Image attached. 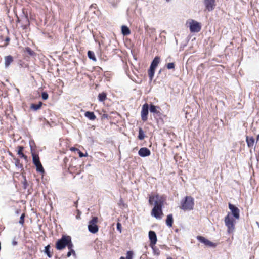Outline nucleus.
Returning <instances> with one entry per match:
<instances>
[{
    "mask_svg": "<svg viewBox=\"0 0 259 259\" xmlns=\"http://www.w3.org/2000/svg\"><path fill=\"white\" fill-rule=\"evenodd\" d=\"M155 68L150 66V68L148 70V75L151 81L153 79L155 73Z\"/></svg>",
    "mask_w": 259,
    "mask_h": 259,
    "instance_id": "4be33fe9",
    "label": "nucleus"
},
{
    "mask_svg": "<svg viewBox=\"0 0 259 259\" xmlns=\"http://www.w3.org/2000/svg\"><path fill=\"white\" fill-rule=\"evenodd\" d=\"M71 245H72L71 247L70 248V246H69L68 247V249L69 250V251L71 252V253L73 256H75L76 255V253H75V250L73 249L74 245H73L72 243H71Z\"/></svg>",
    "mask_w": 259,
    "mask_h": 259,
    "instance_id": "f704fd0d",
    "label": "nucleus"
},
{
    "mask_svg": "<svg viewBox=\"0 0 259 259\" xmlns=\"http://www.w3.org/2000/svg\"><path fill=\"white\" fill-rule=\"evenodd\" d=\"M72 241L70 236L63 235L56 243V248L58 250L63 249L65 247H71Z\"/></svg>",
    "mask_w": 259,
    "mask_h": 259,
    "instance_id": "f03ea898",
    "label": "nucleus"
},
{
    "mask_svg": "<svg viewBox=\"0 0 259 259\" xmlns=\"http://www.w3.org/2000/svg\"><path fill=\"white\" fill-rule=\"evenodd\" d=\"M149 108L150 112L156 114L158 115H159L160 112L157 110V109L160 108L159 107L155 106L153 104H150V107L149 106Z\"/></svg>",
    "mask_w": 259,
    "mask_h": 259,
    "instance_id": "ddd939ff",
    "label": "nucleus"
},
{
    "mask_svg": "<svg viewBox=\"0 0 259 259\" xmlns=\"http://www.w3.org/2000/svg\"><path fill=\"white\" fill-rule=\"evenodd\" d=\"M173 223V218L172 214H169L167 216L166 224L168 227H171Z\"/></svg>",
    "mask_w": 259,
    "mask_h": 259,
    "instance_id": "412c9836",
    "label": "nucleus"
},
{
    "mask_svg": "<svg viewBox=\"0 0 259 259\" xmlns=\"http://www.w3.org/2000/svg\"><path fill=\"white\" fill-rule=\"evenodd\" d=\"M13 61V58L11 55L7 56L5 57V66L6 68L9 66L10 64Z\"/></svg>",
    "mask_w": 259,
    "mask_h": 259,
    "instance_id": "2eb2a0df",
    "label": "nucleus"
},
{
    "mask_svg": "<svg viewBox=\"0 0 259 259\" xmlns=\"http://www.w3.org/2000/svg\"><path fill=\"white\" fill-rule=\"evenodd\" d=\"M175 63H169L166 65V67L168 69H174L175 68Z\"/></svg>",
    "mask_w": 259,
    "mask_h": 259,
    "instance_id": "4c0bfd02",
    "label": "nucleus"
},
{
    "mask_svg": "<svg viewBox=\"0 0 259 259\" xmlns=\"http://www.w3.org/2000/svg\"><path fill=\"white\" fill-rule=\"evenodd\" d=\"M36 167L37 171H38L40 173H41V174H43L45 172V170H44L42 165L41 163L39 165H36Z\"/></svg>",
    "mask_w": 259,
    "mask_h": 259,
    "instance_id": "c756f323",
    "label": "nucleus"
},
{
    "mask_svg": "<svg viewBox=\"0 0 259 259\" xmlns=\"http://www.w3.org/2000/svg\"><path fill=\"white\" fill-rule=\"evenodd\" d=\"M80 214H81V212L77 210V214L76 215V219H80Z\"/></svg>",
    "mask_w": 259,
    "mask_h": 259,
    "instance_id": "ea45409f",
    "label": "nucleus"
},
{
    "mask_svg": "<svg viewBox=\"0 0 259 259\" xmlns=\"http://www.w3.org/2000/svg\"><path fill=\"white\" fill-rule=\"evenodd\" d=\"M118 205L119 207L122 209L125 208L127 207V204L124 203L122 198H121V197L120 198V199H119V201L118 202Z\"/></svg>",
    "mask_w": 259,
    "mask_h": 259,
    "instance_id": "5701e85b",
    "label": "nucleus"
},
{
    "mask_svg": "<svg viewBox=\"0 0 259 259\" xmlns=\"http://www.w3.org/2000/svg\"><path fill=\"white\" fill-rule=\"evenodd\" d=\"M148 235L150 241V246L155 245L157 241V236L155 232L154 231L150 230L149 232Z\"/></svg>",
    "mask_w": 259,
    "mask_h": 259,
    "instance_id": "9b49d317",
    "label": "nucleus"
},
{
    "mask_svg": "<svg viewBox=\"0 0 259 259\" xmlns=\"http://www.w3.org/2000/svg\"><path fill=\"white\" fill-rule=\"evenodd\" d=\"M85 116L91 120H94L96 117L93 112L87 111L84 114Z\"/></svg>",
    "mask_w": 259,
    "mask_h": 259,
    "instance_id": "a211bd4d",
    "label": "nucleus"
},
{
    "mask_svg": "<svg viewBox=\"0 0 259 259\" xmlns=\"http://www.w3.org/2000/svg\"><path fill=\"white\" fill-rule=\"evenodd\" d=\"M167 259H172V258H167Z\"/></svg>",
    "mask_w": 259,
    "mask_h": 259,
    "instance_id": "603ef678",
    "label": "nucleus"
},
{
    "mask_svg": "<svg viewBox=\"0 0 259 259\" xmlns=\"http://www.w3.org/2000/svg\"><path fill=\"white\" fill-rule=\"evenodd\" d=\"M81 171V170H80L78 172H77V174H79Z\"/></svg>",
    "mask_w": 259,
    "mask_h": 259,
    "instance_id": "8fccbe9b",
    "label": "nucleus"
},
{
    "mask_svg": "<svg viewBox=\"0 0 259 259\" xmlns=\"http://www.w3.org/2000/svg\"><path fill=\"white\" fill-rule=\"evenodd\" d=\"M88 56L90 59H91L94 61H96V58L95 56L94 53L93 51H88Z\"/></svg>",
    "mask_w": 259,
    "mask_h": 259,
    "instance_id": "c85d7f7f",
    "label": "nucleus"
},
{
    "mask_svg": "<svg viewBox=\"0 0 259 259\" xmlns=\"http://www.w3.org/2000/svg\"><path fill=\"white\" fill-rule=\"evenodd\" d=\"M134 253L133 251H127L126 252V256L125 258L123 256H121L119 259H133Z\"/></svg>",
    "mask_w": 259,
    "mask_h": 259,
    "instance_id": "a878e982",
    "label": "nucleus"
},
{
    "mask_svg": "<svg viewBox=\"0 0 259 259\" xmlns=\"http://www.w3.org/2000/svg\"><path fill=\"white\" fill-rule=\"evenodd\" d=\"M14 160L15 161V164L16 166L18 167H22V165L20 163V160L19 159L16 158H14Z\"/></svg>",
    "mask_w": 259,
    "mask_h": 259,
    "instance_id": "473e14b6",
    "label": "nucleus"
},
{
    "mask_svg": "<svg viewBox=\"0 0 259 259\" xmlns=\"http://www.w3.org/2000/svg\"><path fill=\"white\" fill-rule=\"evenodd\" d=\"M12 243L13 246L17 245V242L15 240H13Z\"/></svg>",
    "mask_w": 259,
    "mask_h": 259,
    "instance_id": "37998d69",
    "label": "nucleus"
},
{
    "mask_svg": "<svg viewBox=\"0 0 259 259\" xmlns=\"http://www.w3.org/2000/svg\"><path fill=\"white\" fill-rule=\"evenodd\" d=\"M106 99V94L105 93H102L99 94L98 99L100 102H103Z\"/></svg>",
    "mask_w": 259,
    "mask_h": 259,
    "instance_id": "cd10ccee",
    "label": "nucleus"
},
{
    "mask_svg": "<svg viewBox=\"0 0 259 259\" xmlns=\"http://www.w3.org/2000/svg\"><path fill=\"white\" fill-rule=\"evenodd\" d=\"M32 156L33 163L35 165V166L41 163L38 155L35 154V153L32 152Z\"/></svg>",
    "mask_w": 259,
    "mask_h": 259,
    "instance_id": "4468645a",
    "label": "nucleus"
},
{
    "mask_svg": "<svg viewBox=\"0 0 259 259\" xmlns=\"http://www.w3.org/2000/svg\"><path fill=\"white\" fill-rule=\"evenodd\" d=\"M190 30L191 32H198L201 29L200 24L194 20H192L190 23Z\"/></svg>",
    "mask_w": 259,
    "mask_h": 259,
    "instance_id": "423d86ee",
    "label": "nucleus"
},
{
    "mask_svg": "<svg viewBox=\"0 0 259 259\" xmlns=\"http://www.w3.org/2000/svg\"><path fill=\"white\" fill-rule=\"evenodd\" d=\"M166 2H169L170 0H165Z\"/></svg>",
    "mask_w": 259,
    "mask_h": 259,
    "instance_id": "3c124183",
    "label": "nucleus"
},
{
    "mask_svg": "<svg viewBox=\"0 0 259 259\" xmlns=\"http://www.w3.org/2000/svg\"><path fill=\"white\" fill-rule=\"evenodd\" d=\"M41 97L43 100H46L48 98V94L46 92H43L41 93Z\"/></svg>",
    "mask_w": 259,
    "mask_h": 259,
    "instance_id": "e433bc0d",
    "label": "nucleus"
},
{
    "mask_svg": "<svg viewBox=\"0 0 259 259\" xmlns=\"http://www.w3.org/2000/svg\"><path fill=\"white\" fill-rule=\"evenodd\" d=\"M259 140V134L257 136V141Z\"/></svg>",
    "mask_w": 259,
    "mask_h": 259,
    "instance_id": "a18cd8bd",
    "label": "nucleus"
},
{
    "mask_svg": "<svg viewBox=\"0 0 259 259\" xmlns=\"http://www.w3.org/2000/svg\"><path fill=\"white\" fill-rule=\"evenodd\" d=\"M9 38H6V41H9Z\"/></svg>",
    "mask_w": 259,
    "mask_h": 259,
    "instance_id": "de8ad7c7",
    "label": "nucleus"
},
{
    "mask_svg": "<svg viewBox=\"0 0 259 259\" xmlns=\"http://www.w3.org/2000/svg\"><path fill=\"white\" fill-rule=\"evenodd\" d=\"M42 105V103L41 102H39L37 104H32L31 105L30 108L31 109L36 111L39 109L41 108Z\"/></svg>",
    "mask_w": 259,
    "mask_h": 259,
    "instance_id": "b1692460",
    "label": "nucleus"
},
{
    "mask_svg": "<svg viewBox=\"0 0 259 259\" xmlns=\"http://www.w3.org/2000/svg\"><path fill=\"white\" fill-rule=\"evenodd\" d=\"M152 248L153 252L155 254L159 255L160 254V251L158 249L156 248L155 245L150 246Z\"/></svg>",
    "mask_w": 259,
    "mask_h": 259,
    "instance_id": "2f4dec72",
    "label": "nucleus"
},
{
    "mask_svg": "<svg viewBox=\"0 0 259 259\" xmlns=\"http://www.w3.org/2000/svg\"><path fill=\"white\" fill-rule=\"evenodd\" d=\"M25 51L31 56L33 55L34 54V52L29 47L26 48Z\"/></svg>",
    "mask_w": 259,
    "mask_h": 259,
    "instance_id": "c9c22d12",
    "label": "nucleus"
},
{
    "mask_svg": "<svg viewBox=\"0 0 259 259\" xmlns=\"http://www.w3.org/2000/svg\"><path fill=\"white\" fill-rule=\"evenodd\" d=\"M164 199L162 195H150L149 202L150 205H154L151 214L156 219H160L163 214L162 207Z\"/></svg>",
    "mask_w": 259,
    "mask_h": 259,
    "instance_id": "f257e3e1",
    "label": "nucleus"
},
{
    "mask_svg": "<svg viewBox=\"0 0 259 259\" xmlns=\"http://www.w3.org/2000/svg\"><path fill=\"white\" fill-rule=\"evenodd\" d=\"M50 245H48L45 247L44 252L47 254L49 258H51L52 256V254L50 252Z\"/></svg>",
    "mask_w": 259,
    "mask_h": 259,
    "instance_id": "393cba45",
    "label": "nucleus"
},
{
    "mask_svg": "<svg viewBox=\"0 0 259 259\" xmlns=\"http://www.w3.org/2000/svg\"><path fill=\"white\" fill-rule=\"evenodd\" d=\"M246 143L248 147H252L254 144V139L253 137H251L249 138L248 136H246Z\"/></svg>",
    "mask_w": 259,
    "mask_h": 259,
    "instance_id": "f3484780",
    "label": "nucleus"
},
{
    "mask_svg": "<svg viewBox=\"0 0 259 259\" xmlns=\"http://www.w3.org/2000/svg\"><path fill=\"white\" fill-rule=\"evenodd\" d=\"M121 31L123 35L126 36L130 34L131 31L130 29L125 25H123L121 27Z\"/></svg>",
    "mask_w": 259,
    "mask_h": 259,
    "instance_id": "aec40b11",
    "label": "nucleus"
},
{
    "mask_svg": "<svg viewBox=\"0 0 259 259\" xmlns=\"http://www.w3.org/2000/svg\"><path fill=\"white\" fill-rule=\"evenodd\" d=\"M229 208L232 212V215L236 219H239L240 217L239 209L233 204L229 203Z\"/></svg>",
    "mask_w": 259,
    "mask_h": 259,
    "instance_id": "6e6552de",
    "label": "nucleus"
},
{
    "mask_svg": "<svg viewBox=\"0 0 259 259\" xmlns=\"http://www.w3.org/2000/svg\"><path fill=\"white\" fill-rule=\"evenodd\" d=\"M121 225L120 223H118L117 224V229L118 230H119L120 232H121Z\"/></svg>",
    "mask_w": 259,
    "mask_h": 259,
    "instance_id": "a19ab883",
    "label": "nucleus"
},
{
    "mask_svg": "<svg viewBox=\"0 0 259 259\" xmlns=\"http://www.w3.org/2000/svg\"><path fill=\"white\" fill-rule=\"evenodd\" d=\"M151 152L150 150L146 147L140 148L138 151V154L142 157L148 156L150 155Z\"/></svg>",
    "mask_w": 259,
    "mask_h": 259,
    "instance_id": "f8f14e48",
    "label": "nucleus"
},
{
    "mask_svg": "<svg viewBox=\"0 0 259 259\" xmlns=\"http://www.w3.org/2000/svg\"><path fill=\"white\" fill-rule=\"evenodd\" d=\"M197 239L200 242L204 244L205 245L211 247H215L216 246V244L208 239H206L205 237L201 236H197Z\"/></svg>",
    "mask_w": 259,
    "mask_h": 259,
    "instance_id": "1a4fd4ad",
    "label": "nucleus"
},
{
    "mask_svg": "<svg viewBox=\"0 0 259 259\" xmlns=\"http://www.w3.org/2000/svg\"><path fill=\"white\" fill-rule=\"evenodd\" d=\"M9 155L11 156H13V154L11 152L9 153Z\"/></svg>",
    "mask_w": 259,
    "mask_h": 259,
    "instance_id": "49530a36",
    "label": "nucleus"
},
{
    "mask_svg": "<svg viewBox=\"0 0 259 259\" xmlns=\"http://www.w3.org/2000/svg\"><path fill=\"white\" fill-rule=\"evenodd\" d=\"M160 61V58L159 57H158V56L155 57L154 58V59L153 60V61L150 65V66L156 68V67H157L158 64L159 63Z\"/></svg>",
    "mask_w": 259,
    "mask_h": 259,
    "instance_id": "dca6fc26",
    "label": "nucleus"
},
{
    "mask_svg": "<svg viewBox=\"0 0 259 259\" xmlns=\"http://www.w3.org/2000/svg\"><path fill=\"white\" fill-rule=\"evenodd\" d=\"M77 153L79 154V156L80 157H84V156H87L88 155L87 153H85V154H83L79 150H78Z\"/></svg>",
    "mask_w": 259,
    "mask_h": 259,
    "instance_id": "58836bf2",
    "label": "nucleus"
},
{
    "mask_svg": "<svg viewBox=\"0 0 259 259\" xmlns=\"http://www.w3.org/2000/svg\"><path fill=\"white\" fill-rule=\"evenodd\" d=\"M194 199L190 196H186L181 202L180 208L184 211H190L193 209Z\"/></svg>",
    "mask_w": 259,
    "mask_h": 259,
    "instance_id": "7ed1b4c3",
    "label": "nucleus"
},
{
    "mask_svg": "<svg viewBox=\"0 0 259 259\" xmlns=\"http://www.w3.org/2000/svg\"><path fill=\"white\" fill-rule=\"evenodd\" d=\"M76 161V159L74 158L71 160V164L69 165V166L68 167L69 170L70 171H73V168L75 167V166H73V163Z\"/></svg>",
    "mask_w": 259,
    "mask_h": 259,
    "instance_id": "7c9ffc66",
    "label": "nucleus"
},
{
    "mask_svg": "<svg viewBox=\"0 0 259 259\" xmlns=\"http://www.w3.org/2000/svg\"><path fill=\"white\" fill-rule=\"evenodd\" d=\"M78 150H79L78 149H77V148H76L75 147H71V148H70V150L71 151H77V152Z\"/></svg>",
    "mask_w": 259,
    "mask_h": 259,
    "instance_id": "79ce46f5",
    "label": "nucleus"
},
{
    "mask_svg": "<svg viewBox=\"0 0 259 259\" xmlns=\"http://www.w3.org/2000/svg\"><path fill=\"white\" fill-rule=\"evenodd\" d=\"M16 213H17V214H18V213H19V211H18V210H17V211H16Z\"/></svg>",
    "mask_w": 259,
    "mask_h": 259,
    "instance_id": "09e8293b",
    "label": "nucleus"
},
{
    "mask_svg": "<svg viewBox=\"0 0 259 259\" xmlns=\"http://www.w3.org/2000/svg\"><path fill=\"white\" fill-rule=\"evenodd\" d=\"M149 105L147 103H145L142 107L141 112V119L143 121H146L148 119V114L149 113Z\"/></svg>",
    "mask_w": 259,
    "mask_h": 259,
    "instance_id": "0eeeda50",
    "label": "nucleus"
},
{
    "mask_svg": "<svg viewBox=\"0 0 259 259\" xmlns=\"http://www.w3.org/2000/svg\"><path fill=\"white\" fill-rule=\"evenodd\" d=\"M18 154L22 158H23L24 159H25L26 160H27V157L26 155H25V154H24L22 152L23 149H24V147L22 146H19L18 147Z\"/></svg>",
    "mask_w": 259,
    "mask_h": 259,
    "instance_id": "6ab92c4d",
    "label": "nucleus"
},
{
    "mask_svg": "<svg viewBox=\"0 0 259 259\" xmlns=\"http://www.w3.org/2000/svg\"><path fill=\"white\" fill-rule=\"evenodd\" d=\"M225 224L227 227V232L228 233H232L235 229V221L234 219L228 213L224 219Z\"/></svg>",
    "mask_w": 259,
    "mask_h": 259,
    "instance_id": "20e7f679",
    "label": "nucleus"
},
{
    "mask_svg": "<svg viewBox=\"0 0 259 259\" xmlns=\"http://www.w3.org/2000/svg\"><path fill=\"white\" fill-rule=\"evenodd\" d=\"M98 219L97 217H93L89 222L88 230L90 232L95 234L98 232L99 228L97 225Z\"/></svg>",
    "mask_w": 259,
    "mask_h": 259,
    "instance_id": "39448f33",
    "label": "nucleus"
},
{
    "mask_svg": "<svg viewBox=\"0 0 259 259\" xmlns=\"http://www.w3.org/2000/svg\"><path fill=\"white\" fill-rule=\"evenodd\" d=\"M25 217V213H23L20 218V220L19 221V223L20 224L23 225L24 223V218Z\"/></svg>",
    "mask_w": 259,
    "mask_h": 259,
    "instance_id": "72a5a7b5",
    "label": "nucleus"
},
{
    "mask_svg": "<svg viewBox=\"0 0 259 259\" xmlns=\"http://www.w3.org/2000/svg\"><path fill=\"white\" fill-rule=\"evenodd\" d=\"M72 255V254L71 253V252L69 251L67 254V257H69L71 255Z\"/></svg>",
    "mask_w": 259,
    "mask_h": 259,
    "instance_id": "c03bdc74",
    "label": "nucleus"
},
{
    "mask_svg": "<svg viewBox=\"0 0 259 259\" xmlns=\"http://www.w3.org/2000/svg\"><path fill=\"white\" fill-rule=\"evenodd\" d=\"M206 9L208 11H212L214 10L215 6V0H204Z\"/></svg>",
    "mask_w": 259,
    "mask_h": 259,
    "instance_id": "9d476101",
    "label": "nucleus"
},
{
    "mask_svg": "<svg viewBox=\"0 0 259 259\" xmlns=\"http://www.w3.org/2000/svg\"><path fill=\"white\" fill-rule=\"evenodd\" d=\"M145 137L144 132L141 127L139 128L138 139L140 140H143Z\"/></svg>",
    "mask_w": 259,
    "mask_h": 259,
    "instance_id": "bb28decb",
    "label": "nucleus"
}]
</instances>
